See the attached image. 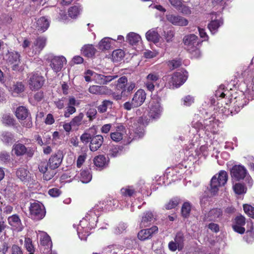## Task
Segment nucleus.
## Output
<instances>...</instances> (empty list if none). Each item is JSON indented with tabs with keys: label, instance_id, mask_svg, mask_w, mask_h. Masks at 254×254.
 <instances>
[{
	"label": "nucleus",
	"instance_id": "1",
	"mask_svg": "<svg viewBox=\"0 0 254 254\" xmlns=\"http://www.w3.org/2000/svg\"><path fill=\"white\" fill-rule=\"evenodd\" d=\"M117 201L115 200L99 202L86 214L85 217L80 220L77 228V232L81 240H85L90 234V231L96 225L98 218L103 211L104 208L107 210L112 209V205L115 206Z\"/></svg>",
	"mask_w": 254,
	"mask_h": 254
},
{
	"label": "nucleus",
	"instance_id": "2",
	"mask_svg": "<svg viewBox=\"0 0 254 254\" xmlns=\"http://www.w3.org/2000/svg\"><path fill=\"white\" fill-rule=\"evenodd\" d=\"M63 158V153L59 150L51 155L47 163H41L39 165V171L43 174L45 180H51L56 174V169L61 165Z\"/></svg>",
	"mask_w": 254,
	"mask_h": 254
},
{
	"label": "nucleus",
	"instance_id": "3",
	"mask_svg": "<svg viewBox=\"0 0 254 254\" xmlns=\"http://www.w3.org/2000/svg\"><path fill=\"white\" fill-rule=\"evenodd\" d=\"M220 123L219 121L216 119L215 117L211 116L210 117L205 119L203 121V124L200 122L193 121L192 126L199 131H203L204 133L209 137H211V134L218 133Z\"/></svg>",
	"mask_w": 254,
	"mask_h": 254
},
{
	"label": "nucleus",
	"instance_id": "4",
	"mask_svg": "<svg viewBox=\"0 0 254 254\" xmlns=\"http://www.w3.org/2000/svg\"><path fill=\"white\" fill-rule=\"evenodd\" d=\"M228 180V174L224 170H221L214 175L210 182L209 191L212 196L218 195L220 189L224 186Z\"/></svg>",
	"mask_w": 254,
	"mask_h": 254
},
{
	"label": "nucleus",
	"instance_id": "5",
	"mask_svg": "<svg viewBox=\"0 0 254 254\" xmlns=\"http://www.w3.org/2000/svg\"><path fill=\"white\" fill-rule=\"evenodd\" d=\"M188 72L184 69H180L172 76H164L163 80L168 81L169 87L178 88L183 85L188 78Z\"/></svg>",
	"mask_w": 254,
	"mask_h": 254
},
{
	"label": "nucleus",
	"instance_id": "6",
	"mask_svg": "<svg viewBox=\"0 0 254 254\" xmlns=\"http://www.w3.org/2000/svg\"><path fill=\"white\" fill-rule=\"evenodd\" d=\"M230 174L233 179L237 181L245 179L250 187L253 185V180L244 166L241 164L233 166L230 170Z\"/></svg>",
	"mask_w": 254,
	"mask_h": 254
},
{
	"label": "nucleus",
	"instance_id": "7",
	"mask_svg": "<svg viewBox=\"0 0 254 254\" xmlns=\"http://www.w3.org/2000/svg\"><path fill=\"white\" fill-rule=\"evenodd\" d=\"M29 211L31 218L35 220L42 219L46 214L44 205L38 201L31 203Z\"/></svg>",
	"mask_w": 254,
	"mask_h": 254
},
{
	"label": "nucleus",
	"instance_id": "8",
	"mask_svg": "<svg viewBox=\"0 0 254 254\" xmlns=\"http://www.w3.org/2000/svg\"><path fill=\"white\" fill-rule=\"evenodd\" d=\"M163 108L161 106L160 100L153 98L151 100L148 105V115L152 119H159L163 112Z\"/></svg>",
	"mask_w": 254,
	"mask_h": 254
},
{
	"label": "nucleus",
	"instance_id": "9",
	"mask_svg": "<svg viewBox=\"0 0 254 254\" xmlns=\"http://www.w3.org/2000/svg\"><path fill=\"white\" fill-rule=\"evenodd\" d=\"M34 149L32 147H26L20 142H16L12 148L11 153L16 156L26 155L28 157H32L34 154Z\"/></svg>",
	"mask_w": 254,
	"mask_h": 254
},
{
	"label": "nucleus",
	"instance_id": "10",
	"mask_svg": "<svg viewBox=\"0 0 254 254\" xmlns=\"http://www.w3.org/2000/svg\"><path fill=\"white\" fill-rule=\"evenodd\" d=\"M28 84L29 88L32 90H37L40 89L43 85L45 79L38 72H32L28 76Z\"/></svg>",
	"mask_w": 254,
	"mask_h": 254
},
{
	"label": "nucleus",
	"instance_id": "11",
	"mask_svg": "<svg viewBox=\"0 0 254 254\" xmlns=\"http://www.w3.org/2000/svg\"><path fill=\"white\" fill-rule=\"evenodd\" d=\"M29 112L27 109L24 106L18 107L15 111V116L18 119L24 121L21 123L22 126L26 128H30L32 126V122L29 117Z\"/></svg>",
	"mask_w": 254,
	"mask_h": 254
},
{
	"label": "nucleus",
	"instance_id": "12",
	"mask_svg": "<svg viewBox=\"0 0 254 254\" xmlns=\"http://www.w3.org/2000/svg\"><path fill=\"white\" fill-rule=\"evenodd\" d=\"M14 70H20V54L16 52H8L3 58Z\"/></svg>",
	"mask_w": 254,
	"mask_h": 254
},
{
	"label": "nucleus",
	"instance_id": "13",
	"mask_svg": "<svg viewBox=\"0 0 254 254\" xmlns=\"http://www.w3.org/2000/svg\"><path fill=\"white\" fill-rule=\"evenodd\" d=\"M166 20L175 26H185L188 23V20L185 17L172 12H168L166 14Z\"/></svg>",
	"mask_w": 254,
	"mask_h": 254
},
{
	"label": "nucleus",
	"instance_id": "14",
	"mask_svg": "<svg viewBox=\"0 0 254 254\" xmlns=\"http://www.w3.org/2000/svg\"><path fill=\"white\" fill-rule=\"evenodd\" d=\"M49 25L50 20L44 16L35 19L32 23V27L40 32H44L46 31Z\"/></svg>",
	"mask_w": 254,
	"mask_h": 254
},
{
	"label": "nucleus",
	"instance_id": "15",
	"mask_svg": "<svg viewBox=\"0 0 254 254\" xmlns=\"http://www.w3.org/2000/svg\"><path fill=\"white\" fill-rule=\"evenodd\" d=\"M66 63V60L64 56H54L51 58L50 66L55 72H58L61 70Z\"/></svg>",
	"mask_w": 254,
	"mask_h": 254
},
{
	"label": "nucleus",
	"instance_id": "16",
	"mask_svg": "<svg viewBox=\"0 0 254 254\" xmlns=\"http://www.w3.org/2000/svg\"><path fill=\"white\" fill-rule=\"evenodd\" d=\"M46 39L43 37H38L32 46L31 51L29 52L30 56L39 54L46 45Z\"/></svg>",
	"mask_w": 254,
	"mask_h": 254
},
{
	"label": "nucleus",
	"instance_id": "17",
	"mask_svg": "<svg viewBox=\"0 0 254 254\" xmlns=\"http://www.w3.org/2000/svg\"><path fill=\"white\" fill-rule=\"evenodd\" d=\"M160 76L158 73L153 72L149 73L146 76L145 82V86L147 90L152 92Z\"/></svg>",
	"mask_w": 254,
	"mask_h": 254
},
{
	"label": "nucleus",
	"instance_id": "18",
	"mask_svg": "<svg viewBox=\"0 0 254 254\" xmlns=\"http://www.w3.org/2000/svg\"><path fill=\"white\" fill-rule=\"evenodd\" d=\"M9 93L14 97H18L25 90V85L21 81L13 82L7 87Z\"/></svg>",
	"mask_w": 254,
	"mask_h": 254
},
{
	"label": "nucleus",
	"instance_id": "19",
	"mask_svg": "<svg viewBox=\"0 0 254 254\" xmlns=\"http://www.w3.org/2000/svg\"><path fill=\"white\" fill-rule=\"evenodd\" d=\"M222 211L220 208L212 209L204 215L203 220L206 221H218L222 218Z\"/></svg>",
	"mask_w": 254,
	"mask_h": 254
},
{
	"label": "nucleus",
	"instance_id": "20",
	"mask_svg": "<svg viewBox=\"0 0 254 254\" xmlns=\"http://www.w3.org/2000/svg\"><path fill=\"white\" fill-rule=\"evenodd\" d=\"M7 221L8 224L11 226L14 230L17 232H21L23 230L24 226L17 215L14 214L8 217Z\"/></svg>",
	"mask_w": 254,
	"mask_h": 254
},
{
	"label": "nucleus",
	"instance_id": "21",
	"mask_svg": "<svg viewBox=\"0 0 254 254\" xmlns=\"http://www.w3.org/2000/svg\"><path fill=\"white\" fill-rule=\"evenodd\" d=\"M198 38L194 34H190L186 35L183 39V42L186 46L187 50H192V48H194L198 45Z\"/></svg>",
	"mask_w": 254,
	"mask_h": 254
},
{
	"label": "nucleus",
	"instance_id": "22",
	"mask_svg": "<svg viewBox=\"0 0 254 254\" xmlns=\"http://www.w3.org/2000/svg\"><path fill=\"white\" fill-rule=\"evenodd\" d=\"M245 224V218L242 215L238 216L235 219L232 227L235 232L242 234L245 232V228L244 227Z\"/></svg>",
	"mask_w": 254,
	"mask_h": 254
},
{
	"label": "nucleus",
	"instance_id": "23",
	"mask_svg": "<svg viewBox=\"0 0 254 254\" xmlns=\"http://www.w3.org/2000/svg\"><path fill=\"white\" fill-rule=\"evenodd\" d=\"M140 122L141 119H139L137 122L133 123V126L129 129L130 131H133V139L140 138L144 135L143 124Z\"/></svg>",
	"mask_w": 254,
	"mask_h": 254
},
{
	"label": "nucleus",
	"instance_id": "24",
	"mask_svg": "<svg viewBox=\"0 0 254 254\" xmlns=\"http://www.w3.org/2000/svg\"><path fill=\"white\" fill-rule=\"evenodd\" d=\"M126 133V129L122 125H118L116 127V130L110 134L111 139L116 142L121 141Z\"/></svg>",
	"mask_w": 254,
	"mask_h": 254
},
{
	"label": "nucleus",
	"instance_id": "25",
	"mask_svg": "<svg viewBox=\"0 0 254 254\" xmlns=\"http://www.w3.org/2000/svg\"><path fill=\"white\" fill-rule=\"evenodd\" d=\"M158 230V227L155 226H154L149 229L142 230L138 233V238L141 241L146 240L149 239L152 235L154 233L157 232Z\"/></svg>",
	"mask_w": 254,
	"mask_h": 254
},
{
	"label": "nucleus",
	"instance_id": "26",
	"mask_svg": "<svg viewBox=\"0 0 254 254\" xmlns=\"http://www.w3.org/2000/svg\"><path fill=\"white\" fill-rule=\"evenodd\" d=\"M146 99V93L142 89L138 90L134 94L132 100L134 105L137 107L141 106Z\"/></svg>",
	"mask_w": 254,
	"mask_h": 254
},
{
	"label": "nucleus",
	"instance_id": "27",
	"mask_svg": "<svg viewBox=\"0 0 254 254\" xmlns=\"http://www.w3.org/2000/svg\"><path fill=\"white\" fill-rule=\"evenodd\" d=\"M146 38L148 41L153 42L156 45H159L160 36L158 33L157 29L154 28L148 30L146 33Z\"/></svg>",
	"mask_w": 254,
	"mask_h": 254
},
{
	"label": "nucleus",
	"instance_id": "28",
	"mask_svg": "<svg viewBox=\"0 0 254 254\" xmlns=\"http://www.w3.org/2000/svg\"><path fill=\"white\" fill-rule=\"evenodd\" d=\"M103 142V137L101 135H97L93 137L90 140V150L91 151L97 150L102 145Z\"/></svg>",
	"mask_w": 254,
	"mask_h": 254
},
{
	"label": "nucleus",
	"instance_id": "29",
	"mask_svg": "<svg viewBox=\"0 0 254 254\" xmlns=\"http://www.w3.org/2000/svg\"><path fill=\"white\" fill-rule=\"evenodd\" d=\"M16 175L18 178L24 182H29L31 179V175L29 171L24 168H19L16 172Z\"/></svg>",
	"mask_w": 254,
	"mask_h": 254
},
{
	"label": "nucleus",
	"instance_id": "30",
	"mask_svg": "<svg viewBox=\"0 0 254 254\" xmlns=\"http://www.w3.org/2000/svg\"><path fill=\"white\" fill-rule=\"evenodd\" d=\"M127 41L132 46H137L141 44V38L139 35L130 32L127 36Z\"/></svg>",
	"mask_w": 254,
	"mask_h": 254
},
{
	"label": "nucleus",
	"instance_id": "31",
	"mask_svg": "<svg viewBox=\"0 0 254 254\" xmlns=\"http://www.w3.org/2000/svg\"><path fill=\"white\" fill-rule=\"evenodd\" d=\"M37 237L40 239V244L42 245L51 247L52 242L50 237L46 232L38 231Z\"/></svg>",
	"mask_w": 254,
	"mask_h": 254
},
{
	"label": "nucleus",
	"instance_id": "32",
	"mask_svg": "<svg viewBox=\"0 0 254 254\" xmlns=\"http://www.w3.org/2000/svg\"><path fill=\"white\" fill-rule=\"evenodd\" d=\"M108 161L104 155H100L95 157L94 163L99 169H102L107 166Z\"/></svg>",
	"mask_w": 254,
	"mask_h": 254
},
{
	"label": "nucleus",
	"instance_id": "33",
	"mask_svg": "<svg viewBox=\"0 0 254 254\" xmlns=\"http://www.w3.org/2000/svg\"><path fill=\"white\" fill-rule=\"evenodd\" d=\"M107 90L106 86L92 85L89 87L88 91L92 94L103 95L107 93Z\"/></svg>",
	"mask_w": 254,
	"mask_h": 254
},
{
	"label": "nucleus",
	"instance_id": "34",
	"mask_svg": "<svg viewBox=\"0 0 254 254\" xmlns=\"http://www.w3.org/2000/svg\"><path fill=\"white\" fill-rule=\"evenodd\" d=\"M154 216L153 213L151 211H147L144 212L142 216L140 226L141 227L147 226L150 222L153 220Z\"/></svg>",
	"mask_w": 254,
	"mask_h": 254
},
{
	"label": "nucleus",
	"instance_id": "35",
	"mask_svg": "<svg viewBox=\"0 0 254 254\" xmlns=\"http://www.w3.org/2000/svg\"><path fill=\"white\" fill-rule=\"evenodd\" d=\"M195 144H192L190 147L186 150V154L189 156H192L194 158H200L202 157L201 152L199 151V148H195Z\"/></svg>",
	"mask_w": 254,
	"mask_h": 254
},
{
	"label": "nucleus",
	"instance_id": "36",
	"mask_svg": "<svg viewBox=\"0 0 254 254\" xmlns=\"http://www.w3.org/2000/svg\"><path fill=\"white\" fill-rule=\"evenodd\" d=\"M223 24V21L221 19L212 20L208 25L210 31L212 34H215L218 28Z\"/></svg>",
	"mask_w": 254,
	"mask_h": 254
},
{
	"label": "nucleus",
	"instance_id": "37",
	"mask_svg": "<svg viewBox=\"0 0 254 254\" xmlns=\"http://www.w3.org/2000/svg\"><path fill=\"white\" fill-rule=\"evenodd\" d=\"M83 117L84 114L80 113L71 120L70 122L73 127V129H77L82 124Z\"/></svg>",
	"mask_w": 254,
	"mask_h": 254
},
{
	"label": "nucleus",
	"instance_id": "38",
	"mask_svg": "<svg viewBox=\"0 0 254 254\" xmlns=\"http://www.w3.org/2000/svg\"><path fill=\"white\" fill-rule=\"evenodd\" d=\"M80 181L83 183H88L92 179V175L88 170H82L79 177Z\"/></svg>",
	"mask_w": 254,
	"mask_h": 254
},
{
	"label": "nucleus",
	"instance_id": "39",
	"mask_svg": "<svg viewBox=\"0 0 254 254\" xmlns=\"http://www.w3.org/2000/svg\"><path fill=\"white\" fill-rule=\"evenodd\" d=\"M14 138V135L10 132L3 131L0 135L1 141L5 144H9L12 142Z\"/></svg>",
	"mask_w": 254,
	"mask_h": 254
},
{
	"label": "nucleus",
	"instance_id": "40",
	"mask_svg": "<svg viewBox=\"0 0 254 254\" xmlns=\"http://www.w3.org/2000/svg\"><path fill=\"white\" fill-rule=\"evenodd\" d=\"M96 50L92 45L84 46L82 49V52L87 57H92L95 53Z\"/></svg>",
	"mask_w": 254,
	"mask_h": 254
},
{
	"label": "nucleus",
	"instance_id": "41",
	"mask_svg": "<svg viewBox=\"0 0 254 254\" xmlns=\"http://www.w3.org/2000/svg\"><path fill=\"white\" fill-rule=\"evenodd\" d=\"M81 11V9L79 6H71L68 9V15L71 18H76L80 14Z\"/></svg>",
	"mask_w": 254,
	"mask_h": 254
},
{
	"label": "nucleus",
	"instance_id": "42",
	"mask_svg": "<svg viewBox=\"0 0 254 254\" xmlns=\"http://www.w3.org/2000/svg\"><path fill=\"white\" fill-rule=\"evenodd\" d=\"M111 39L108 37L103 38L99 43V48L102 50H106L111 46Z\"/></svg>",
	"mask_w": 254,
	"mask_h": 254
},
{
	"label": "nucleus",
	"instance_id": "43",
	"mask_svg": "<svg viewBox=\"0 0 254 254\" xmlns=\"http://www.w3.org/2000/svg\"><path fill=\"white\" fill-rule=\"evenodd\" d=\"M112 102L109 100L103 101L101 104L98 107V110L100 113H103L107 111L108 108H111Z\"/></svg>",
	"mask_w": 254,
	"mask_h": 254
},
{
	"label": "nucleus",
	"instance_id": "44",
	"mask_svg": "<svg viewBox=\"0 0 254 254\" xmlns=\"http://www.w3.org/2000/svg\"><path fill=\"white\" fill-rule=\"evenodd\" d=\"M181 199L179 197L172 198L164 206L166 209L169 210L176 207L180 202Z\"/></svg>",
	"mask_w": 254,
	"mask_h": 254
},
{
	"label": "nucleus",
	"instance_id": "45",
	"mask_svg": "<svg viewBox=\"0 0 254 254\" xmlns=\"http://www.w3.org/2000/svg\"><path fill=\"white\" fill-rule=\"evenodd\" d=\"M1 122L5 125L10 126L14 125V120L10 114H5L3 115Z\"/></svg>",
	"mask_w": 254,
	"mask_h": 254
},
{
	"label": "nucleus",
	"instance_id": "46",
	"mask_svg": "<svg viewBox=\"0 0 254 254\" xmlns=\"http://www.w3.org/2000/svg\"><path fill=\"white\" fill-rule=\"evenodd\" d=\"M234 192L237 194H244L247 191L246 187L242 184L236 183L233 187Z\"/></svg>",
	"mask_w": 254,
	"mask_h": 254
},
{
	"label": "nucleus",
	"instance_id": "47",
	"mask_svg": "<svg viewBox=\"0 0 254 254\" xmlns=\"http://www.w3.org/2000/svg\"><path fill=\"white\" fill-rule=\"evenodd\" d=\"M124 57V52L121 49H117L113 51L112 59L114 62H118L122 60Z\"/></svg>",
	"mask_w": 254,
	"mask_h": 254
},
{
	"label": "nucleus",
	"instance_id": "48",
	"mask_svg": "<svg viewBox=\"0 0 254 254\" xmlns=\"http://www.w3.org/2000/svg\"><path fill=\"white\" fill-rule=\"evenodd\" d=\"M191 210L190 204L189 202H185L182 207V214L183 217H187L189 216Z\"/></svg>",
	"mask_w": 254,
	"mask_h": 254
},
{
	"label": "nucleus",
	"instance_id": "49",
	"mask_svg": "<svg viewBox=\"0 0 254 254\" xmlns=\"http://www.w3.org/2000/svg\"><path fill=\"white\" fill-rule=\"evenodd\" d=\"M240 99H241V97H239L238 98H235V99H236V102H234V104H235V110L234 111L231 110L230 112L232 115L233 114H235L238 113L244 106L243 102L241 101L240 103Z\"/></svg>",
	"mask_w": 254,
	"mask_h": 254
},
{
	"label": "nucleus",
	"instance_id": "50",
	"mask_svg": "<svg viewBox=\"0 0 254 254\" xmlns=\"http://www.w3.org/2000/svg\"><path fill=\"white\" fill-rule=\"evenodd\" d=\"M245 212L250 217L254 219V207L251 205L245 204L243 205Z\"/></svg>",
	"mask_w": 254,
	"mask_h": 254
},
{
	"label": "nucleus",
	"instance_id": "51",
	"mask_svg": "<svg viewBox=\"0 0 254 254\" xmlns=\"http://www.w3.org/2000/svg\"><path fill=\"white\" fill-rule=\"evenodd\" d=\"M25 247L27 251L29 253H34L35 250L32 244V240L29 238L25 239Z\"/></svg>",
	"mask_w": 254,
	"mask_h": 254
},
{
	"label": "nucleus",
	"instance_id": "52",
	"mask_svg": "<svg viewBox=\"0 0 254 254\" xmlns=\"http://www.w3.org/2000/svg\"><path fill=\"white\" fill-rule=\"evenodd\" d=\"M163 35L167 42H170L174 37L175 32L172 30H169L167 31H164Z\"/></svg>",
	"mask_w": 254,
	"mask_h": 254
},
{
	"label": "nucleus",
	"instance_id": "53",
	"mask_svg": "<svg viewBox=\"0 0 254 254\" xmlns=\"http://www.w3.org/2000/svg\"><path fill=\"white\" fill-rule=\"evenodd\" d=\"M181 64L180 59H176L170 61L168 63V65L170 69H174L177 68Z\"/></svg>",
	"mask_w": 254,
	"mask_h": 254
},
{
	"label": "nucleus",
	"instance_id": "54",
	"mask_svg": "<svg viewBox=\"0 0 254 254\" xmlns=\"http://www.w3.org/2000/svg\"><path fill=\"white\" fill-rule=\"evenodd\" d=\"M94 74H96V73L94 72L92 70H87L85 72V76H84L85 80H86V81L90 82L92 80L94 81L95 76V75H94Z\"/></svg>",
	"mask_w": 254,
	"mask_h": 254
},
{
	"label": "nucleus",
	"instance_id": "55",
	"mask_svg": "<svg viewBox=\"0 0 254 254\" xmlns=\"http://www.w3.org/2000/svg\"><path fill=\"white\" fill-rule=\"evenodd\" d=\"M122 194L125 196H131L134 193V190L131 187H127L125 188H123L121 190Z\"/></svg>",
	"mask_w": 254,
	"mask_h": 254
},
{
	"label": "nucleus",
	"instance_id": "56",
	"mask_svg": "<svg viewBox=\"0 0 254 254\" xmlns=\"http://www.w3.org/2000/svg\"><path fill=\"white\" fill-rule=\"evenodd\" d=\"M228 92L227 90H225L224 86L221 85L219 86L217 90L216 91L215 96L217 97L224 98L227 95L225 92Z\"/></svg>",
	"mask_w": 254,
	"mask_h": 254
},
{
	"label": "nucleus",
	"instance_id": "57",
	"mask_svg": "<svg viewBox=\"0 0 254 254\" xmlns=\"http://www.w3.org/2000/svg\"><path fill=\"white\" fill-rule=\"evenodd\" d=\"M127 228V224L124 223H120L118 226L115 228L114 233L117 235L122 233Z\"/></svg>",
	"mask_w": 254,
	"mask_h": 254
},
{
	"label": "nucleus",
	"instance_id": "58",
	"mask_svg": "<svg viewBox=\"0 0 254 254\" xmlns=\"http://www.w3.org/2000/svg\"><path fill=\"white\" fill-rule=\"evenodd\" d=\"M194 98L190 95L185 96L182 99L184 105L186 106H190L194 102Z\"/></svg>",
	"mask_w": 254,
	"mask_h": 254
},
{
	"label": "nucleus",
	"instance_id": "59",
	"mask_svg": "<svg viewBox=\"0 0 254 254\" xmlns=\"http://www.w3.org/2000/svg\"><path fill=\"white\" fill-rule=\"evenodd\" d=\"M183 241L182 236L180 234H177L175 239V242L178 245V250L179 251L181 250L183 248Z\"/></svg>",
	"mask_w": 254,
	"mask_h": 254
},
{
	"label": "nucleus",
	"instance_id": "60",
	"mask_svg": "<svg viewBox=\"0 0 254 254\" xmlns=\"http://www.w3.org/2000/svg\"><path fill=\"white\" fill-rule=\"evenodd\" d=\"M76 112V109L74 107H71L67 105V107L64 112V116L65 118H69Z\"/></svg>",
	"mask_w": 254,
	"mask_h": 254
},
{
	"label": "nucleus",
	"instance_id": "61",
	"mask_svg": "<svg viewBox=\"0 0 254 254\" xmlns=\"http://www.w3.org/2000/svg\"><path fill=\"white\" fill-rule=\"evenodd\" d=\"M191 54V57L195 59L199 58L201 55V52L199 49L196 47L192 48V50H188Z\"/></svg>",
	"mask_w": 254,
	"mask_h": 254
},
{
	"label": "nucleus",
	"instance_id": "62",
	"mask_svg": "<svg viewBox=\"0 0 254 254\" xmlns=\"http://www.w3.org/2000/svg\"><path fill=\"white\" fill-rule=\"evenodd\" d=\"M10 160L9 154L4 151L0 152V161L4 163L8 162Z\"/></svg>",
	"mask_w": 254,
	"mask_h": 254
},
{
	"label": "nucleus",
	"instance_id": "63",
	"mask_svg": "<svg viewBox=\"0 0 254 254\" xmlns=\"http://www.w3.org/2000/svg\"><path fill=\"white\" fill-rule=\"evenodd\" d=\"M95 78L94 81L96 83L99 84H106L105 79H104L105 75L103 74H94Z\"/></svg>",
	"mask_w": 254,
	"mask_h": 254
},
{
	"label": "nucleus",
	"instance_id": "64",
	"mask_svg": "<svg viewBox=\"0 0 254 254\" xmlns=\"http://www.w3.org/2000/svg\"><path fill=\"white\" fill-rule=\"evenodd\" d=\"M127 78L125 76H122L118 80L117 87L121 89L125 87L126 83L127 82Z\"/></svg>",
	"mask_w": 254,
	"mask_h": 254
}]
</instances>
